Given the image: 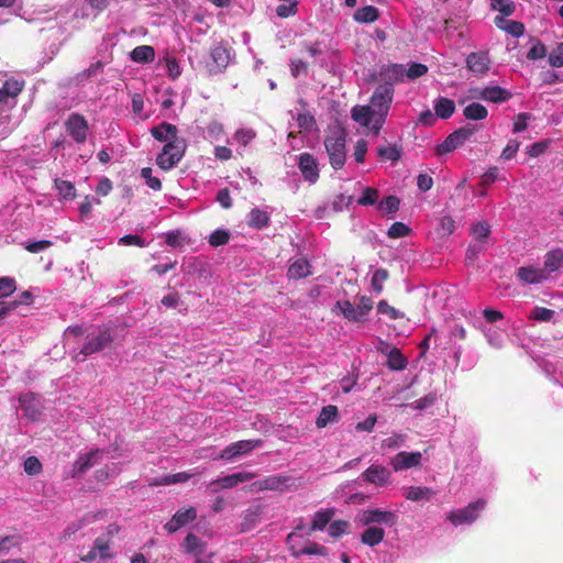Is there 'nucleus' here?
I'll use <instances>...</instances> for the list:
<instances>
[{
	"label": "nucleus",
	"mask_w": 563,
	"mask_h": 563,
	"mask_svg": "<svg viewBox=\"0 0 563 563\" xmlns=\"http://www.w3.org/2000/svg\"><path fill=\"white\" fill-rule=\"evenodd\" d=\"M269 222V214L262 209L253 208L249 213L247 224L250 228L261 230L268 227Z\"/></svg>",
	"instance_id": "26"
},
{
	"label": "nucleus",
	"mask_w": 563,
	"mask_h": 563,
	"mask_svg": "<svg viewBox=\"0 0 563 563\" xmlns=\"http://www.w3.org/2000/svg\"><path fill=\"white\" fill-rule=\"evenodd\" d=\"M485 499H477L476 501L470 503L462 509L450 511L446 519L455 527L461 525H471L478 518L479 512L485 508Z\"/></svg>",
	"instance_id": "5"
},
{
	"label": "nucleus",
	"mask_w": 563,
	"mask_h": 563,
	"mask_svg": "<svg viewBox=\"0 0 563 563\" xmlns=\"http://www.w3.org/2000/svg\"><path fill=\"white\" fill-rule=\"evenodd\" d=\"M102 451L99 449L91 450L86 454H80L73 464L71 477H81L95 463H97Z\"/></svg>",
	"instance_id": "17"
},
{
	"label": "nucleus",
	"mask_w": 563,
	"mask_h": 563,
	"mask_svg": "<svg viewBox=\"0 0 563 563\" xmlns=\"http://www.w3.org/2000/svg\"><path fill=\"white\" fill-rule=\"evenodd\" d=\"M282 4L276 7V14L282 19L294 16L298 12V0H280Z\"/></svg>",
	"instance_id": "39"
},
{
	"label": "nucleus",
	"mask_w": 563,
	"mask_h": 563,
	"mask_svg": "<svg viewBox=\"0 0 563 563\" xmlns=\"http://www.w3.org/2000/svg\"><path fill=\"white\" fill-rule=\"evenodd\" d=\"M400 200L396 196H388L383 199L377 208L386 213H395L399 209Z\"/></svg>",
	"instance_id": "52"
},
{
	"label": "nucleus",
	"mask_w": 563,
	"mask_h": 563,
	"mask_svg": "<svg viewBox=\"0 0 563 563\" xmlns=\"http://www.w3.org/2000/svg\"><path fill=\"white\" fill-rule=\"evenodd\" d=\"M16 289L15 279L12 277H0V299L12 295Z\"/></svg>",
	"instance_id": "57"
},
{
	"label": "nucleus",
	"mask_w": 563,
	"mask_h": 563,
	"mask_svg": "<svg viewBox=\"0 0 563 563\" xmlns=\"http://www.w3.org/2000/svg\"><path fill=\"white\" fill-rule=\"evenodd\" d=\"M379 192L374 187H366L363 189L362 195L357 199V203L361 206H373L377 202Z\"/></svg>",
	"instance_id": "46"
},
{
	"label": "nucleus",
	"mask_w": 563,
	"mask_h": 563,
	"mask_svg": "<svg viewBox=\"0 0 563 563\" xmlns=\"http://www.w3.org/2000/svg\"><path fill=\"white\" fill-rule=\"evenodd\" d=\"M517 278L523 284H541L549 278V274L543 269L534 266H522L516 272Z\"/></svg>",
	"instance_id": "20"
},
{
	"label": "nucleus",
	"mask_w": 563,
	"mask_h": 563,
	"mask_svg": "<svg viewBox=\"0 0 563 563\" xmlns=\"http://www.w3.org/2000/svg\"><path fill=\"white\" fill-rule=\"evenodd\" d=\"M295 479L287 475H271L252 484L255 490H277L295 487Z\"/></svg>",
	"instance_id": "11"
},
{
	"label": "nucleus",
	"mask_w": 563,
	"mask_h": 563,
	"mask_svg": "<svg viewBox=\"0 0 563 563\" xmlns=\"http://www.w3.org/2000/svg\"><path fill=\"white\" fill-rule=\"evenodd\" d=\"M265 506L262 504L246 508L241 515L240 532L245 533L254 529L263 518Z\"/></svg>",
	"instance_id": "14"
},
{
	"label": "nucleus",
	"mask_w": 563,
	"mask_h": 563,
	"mask_svg": "<svg viewBox=\"0 0 563 563\" xmlns=\"http://www.w3.org/2000/svg\"><path fill=\"white\" fill-rule=\"evenodd\" d=\"M471 98L500 103L511 98V92L500 86H487L485 88H473L470 90Z\"/></svg>",
	"instance_id": "8"
},
{
	"label": "nucleus",
	"mask_w": 563,
	"mask_h": 563,
	"mask_svg": "<svg viewBox=\"0 0 563 563\" xmlns=\"http://www.w3.org/2000/svg\"><path fill=\"white\" fill-rule=\"evenodd\" d=\"M495 25L505 31L506 33L512 35L514 37H520L525 33V25L519 21L507 20L506 16H495L494 19Z\"/></svg>",
	"instance_id": "23"
},
{
	"label": "nucleus",
	"mask_w": 563,
	"mask_h": 563,
	"mask_svg": "<svg viewBox=\"0 0 563 563\" xmlns=\"http://www.w3.org/2000/svg\"><path fill=\"white\" fill-rule=\"evenodd\" d=\"M2 88L4 89L8 98H15L22 92L24 84L23 81H19L16 79H8L4 81Z\"/></svg>",
	"instance_id": "53"
},
{
	"label": "nucleus",
	"mask_w": 563,
	"mask_h": 563,
	"mask_svg": "<svg viewBox=\"0 0 563 563\" xmlns=\"http://www.w3.org/2000/svg\"><path fill=\"white\" fill-rule=\"evenodd\" d=\"M490 8L494 11H499L501 13L500 16H509L515 10L516 5L511 0H490Z\"/></svg>",
	"instance_id": "43"
},
{
	"label": "nucleus",
	"mask_w": 563,
	"mask_h": 563,
	"mask_svg": "<svg viewBox=\"0 0 563 563\" xmlns=\"http://www.w3.org/2000/svg\"><path fill=\"white\" fill-rule=\"evenodd\" d=\"M151 135L158 142L165 144L174 143L177 141H186L184 137L178 136V129L175 124L162 122L151 129Z\"/></svg>",
	"instance_id": "15"
},
{
	"label": "nucleus",
	"mask_w": 563,
	"mask_h": 563,
	"mask_svg": "<svg viewBox=\"0 0 563 563\" xmlns=\"http://www.w3.org/2000/svg\"><path fill=\"white\" fill-rule=\"evenodd\" d=\"M308 62L302 58H292L290 60V73L292 77L298 78L300 76L306 77L308 75Z\"/></svg>",
	"instance_id": "50"
},
{
	"label": "nucleus",
	"mask_w": 563,
	"mask_h": 563,
	"mask_svg": "<svg viewBox=\"0 0 563 563\" xmlns=\"http://www.w3.org/2000/svg\"><path fill=\"white\" fill-rule=\"evenodd\" d=\"M408 361L399 349L394 347L387 355V366L393 371H402L407 367Z\"/></svg>",
	"instance_id": "37"
},
{
	"label": "nucleus",
	"mask_w": 563,
	"mask_h": 563,
	"mask_svg": "<svg viewBox=\"0 0 563 563\" xmlns=\"http://www.w3.org/2000/svg\"><path fill=\"white\" fill-rule=\"evenodd\" d=\"M548 62L552 67H563V42L550 52Z\"/></svg>",
	"instance_id": "59"
},
{
	"label": "nucleus",
	"mask_w": 563,
	"mask_h": 563,
	"mask_svg": "<svg viewBox=\"0 0 563 563\" xmlns=\"http://www.w3.org/2000/svg\"><path fill=\"white\" fill-rule=\"evenodd\" d=\"M379 16V10L374 5H364L354 12V21L364 24L374 23Z\"/></svg>",
	"instance_id": "25"
},
{
	"label": "nucleus",
	"mask_w": 563,
	"mask_h": 563,
	"mask_svg": "<svg viewBox=\"0 0 563 563\" xmlns=\"http://www.w3.org/2000/svg\"><path fill=\"white\" fill-rule=\"evenodd\" d=\"M135 63H151L155 58V49L150 45L136 46L130 54Z\"/></svg>",
	"instance_id": "31"
},
{
	"label": "nucleus",
	"mask_w": 563,
	"mask_h": 563,
	"mask_svg": "<svg viewBox=\"0 0 563 563\" xmlns=\"http://www.w3.org/2000/svg\"><path fill=\"white\" fill-rule=\"evenodd\" d=\"M390 472L383 465H371L364 473V481L377 486H382L388 482Z\"/></svg>",
	"instance_id": "22"
},
{
	"label": "nucleus",
	"mask_w": 563,
	"mask_h": 563,
	"mask_svg": "<svg viewBox=\"0 0 563 563\" xmlns=\"http://www.w3.org/2000/svg\"><path fill=\"white\" fill-rule=\"evenodd\" d=\"M98 553L101 559H108L111 558L110 554V539L107 537H98L92 547Z\"/></svg>",
	"instance_id": "54"
},
{
	"label": "nucleus",
	"mask_w": 563,
	"mask_h": 563,
	"mask_svg": "<svg viewBox=\"0 0 563 563\" xmlns=\"http://www.w3.org/2000/svg\"><path fill=\"white\" fill-rule=\"evenodd\" d=\"M377 155L384 161L397 162L401 157V148L396 144L380 146L377 148Z\"/></svg>",
	"instance_id": "42"
},
{
	"label": "nucleus",
	"mask_w": 563,
	"mask_h": 563,
	"mask_svg": "<svg viewBox=\"0 0 563 563\" xmlns=\"http://www.w3.org/2000/svg\"><path fill=\"white\" fill-rule=\"evenodd\" d=\"M254 473L239 472L224 477L214 479L209 483L207 489L211 493H217L220 489L233 488L241 483L249 482L254 478Z\"/></svg>",
	"instance_id": "10"
},
{
	"label": "nucleus",
	"mask_w": 563,
	"mask_h": 563,
	"mask_svg": "<svg viewBox=\"0 0 563 563\" xmlns=\"http://www.w3.org/2000/svg\"><path fill=\"white\" fill-rule=\"evenodd\" d=\"M471 233L478 242L483 243L490 234V225L486 221H481L472 228Z\"/></svg>",
	"instance_id": "49"
},
{
	"label": "nucleus",
	"mask_w": 563,
	"mask_h": 563,
	"mask_svg": "<svg viewBox=\"0 0 563 563\" xmlns=\"http://www.w3.org/2000/svg\"><path fill=\"white\" fill-rule=\"evenodd\" d=\"M338 413L339 412H338L336 406L328 405V406L323 407L316 420L317 427L324 428L329 423L334 422L338 418Z\"/></svg>",
	"instance_id": "36"
},
{
	"label": "nucleus",
	"mask_w": 563,
	"mask_h": 563,
	"mask_svg": "<svg viewBox=\"0 0 563 563\" xmlns=\"http://www.w3.org/2000/svg\"><path fill=\"white\" fill-rule=\"evenodd\" d=\"M385 537V531L380 527H368L362 534L361 541L369 547L379 544Z\"/></svg>",
	"instance_id": "30"
},
{
	"label": "nucleus",
	"mask_w": 563,
	"mask_h": 563,
	"mask_svg": "<svg viewBox=\"0 0 563 563\" xmlns=\"http://www.w3.org/2000/svg\"><path fill=\"white\" fill-rule=\"evenodd\" d=\"M141 176L145 179L146 185L153 190H161L162 183L159 178L152 175V168L144 167L141 169Z\"/></svg>",
	"instance_id": "62"
},
{
	"label": "nucleus",
	"mask_w": 563,
	"mask_h": 563,
	"mask_svg": "<svg viewBox=\"0 0 563 563\" xmlns=\"http://www.w3.org/2000/svg\"><path fill=\"white\" fill-rule=\"evenodd\" d=\"M377 311L380 314L387 316L391 320L405 318V313L402 311H399L395 307L390 306L386 300H380L377 303Z\"/></svg>",
	"instance_id": "44"
},
{
	"label": "nucleus",
	"mask_w": 563,
	"mask_h": 563,
	"mask_svg": "<svg viewBox=\"0 0 563 563\" xmlns=\"http://www.w3.org/2000/svg\"><path fill=\"white\" fill-rule=\"evenodd\" d=\"M554 310L548 309L545 307H534L529 316V319L541 321V322H550L554 318Z\"/></svg>",
	"instance_id": "47"
},
{
	"label": "nucleus",
	"mask_w": 563,
	"mask_h": 563,
	"mask_svg": "<svg viewBox=\"0 0 563 563\" xmlns=\"http://www.w3.org/2000/svg\"><path fill=\"white\" fill-rule=\"evenodd\" d=\"M427 73V65L421 63H412L407 70L405 69V76L409 79H417Z\"/></svg>",
	"instance_id": "61"
},
{
	"label": "nucleus",
	"mask_w": 563,
	"mask_h": 563,
	"mask_svg": "<svg viewBox=\"0 0 563 563\" xmlns=\"http://www.w3.org/2000/svg\"><path fill=\"white\" fill-rule=\"evenodd\" d=\"M183 547L186 552L201 553L205 548V542L194 533H188L184 540Z\"/></svg>",
	"instance_id": "41"
},
{
	"label": "nucleus",
	"mask_w": 563,
	"mask_h": 563,
	"mask_svg": "<svg viewBox=\"0 0 563 563\" xmlns=\"http://www.w3.org/2000/svg\"><path fill=\"white\" fill-rule=\"evenodd\" d=\"M191 477L190 474L186 472H180L172 475L164 476L161 481L156 482V485H172L177 483H185Z\"/></svg>",
	"instance_id": "58"
},
{
	"label": "nucleus",
	"mask_w": 563,
	"mask_h": 563,
	"mask_svg": "<svg viewBox=\"0 0 563 563\" xmlns=\"http://www.w3.org/2000/svg\"><path fill=\"white\" fill-rule=\"evenodd\" d=\"M298 167L306 180L316 183L319 179L318 163L311 154L302 153L299 156Z\"/></svg>",
	"instance_id": "21"
},
{
	"label": "nucleus",
	"mask_w": 563,
	"mask_h": 563,
	"mask_svg": "<svg viewBox=\"0 0 563 563\" xmlns=\"http://www.w3.org/2000/svg\"><path fill=\"white\" fill-rule=\"evenodd\" d=\"M263 441L261 439L256 440H241L228 445L224 450L221 451L219 459L225 461H232L238 456L245 455L253 451L256 448L262 445Z\"/></svg>",
	"instance_id": "9"
},
{
	"label": "nucleus",
	"mask_w": 563,
	"mask_h": 563,
	"mask_svg": "<svg viewBox=\"0 0 563 563\" xmlns=\"http://www.w3.org/2000/svg\"><path fill=\"white\" fill-rule=\"evenodd\" d=\"M114 341L113 332L108 327H100L97 332H92L87 336V342L82 345L80 354L89 356L111 349Z\"/></svg>",
	"instance_id": "3"
},
{
	"label": "nucleus",
	"mask_w": 563,
	"mask_h": 563,
	"mask_svg": "<svg viewBox=\"0 0 563 563\" xmlns=\"http://www.w3.org/2000/svg\"><path fill=\"white\" fill-rule=\"evenodd\" d=\"M230 240V233L227 230L218 229L213 231L209 236V244L211 246L225 245Z\"/></svg>",
	"instance_id": "55"
},
{
	"label": "nucleus",
	"mask_w": 563,
	"mask_h": 563,
	"mask_svg": "<svg viewBox=\"0 0 563 563\" xmlns=\"http://www.w3.org/2000/svg\"><path fill=\"white\" fill-rule=\"evenodd\" d=\"M476 129L470 125L455 130L449 134L441 144L437 146V154L443 155L462 146L467 140L471 139Z\"/></svg>",
	"instance_id": "6"
},
{
	"label": "nucleus",
	"mask_w": 563,
	"mask_h": 563,
	"mask_svg": "<svg viewBox=\"0 0 563 563\" xmlns=\"http://www.w3.org/2000/svg\"><path fill=\"white\" fill-rule=\"evenodd\" d=\"M255 137L256 132L252 129H240L233 135V140L243 147H246Z\"/></svg>",
	"instance_id": "51"
},
{
	"label": "nucleus",
	"mask_w": 563,
	"mask_h": 563,
	"mask_svg": "<svg viewBox=\"0 0 563 563\" xmlns=\"http://www.w3.org/2000/svg\"><path fill=\"white\" fill-rule=\"evenodd\" d=\"M391 103L393 90L389 87H377L368 104L354 106V122L377 136L386 122Z\"/></svg>",
	"instance_id": "1"
},
{
	"label": "nucleus",
	"mask_w": 563,
	"mask_h": 563,
	"mask_svg": "<svg viewBox=\"0 0 563 563\" xmlns=\"http://www.w3.org/2000/svg\"><path fill=\"white\" fill-rule=\"evenodd\" d=\"M374 302L371 297L362 296L360 302L354 307V322H363L373 309Z\"/></svg>",
	"instance_id": "34"
},
{
	"label": "nucleus",
	"mask_w": 563,
	"mask_h": 563,
	"mask_svg": "<svg viewBox=\"0 0 563 563\" xmlns=\"http://www.w3.org/2000/svg\"><path fill=\"white\" fill-rule=\"evenodd\" d=\"M187 148L186 141H177L176 144H165L162 152L156 157V164L163 170H169L175 167L184 157Z\"/></svg>",
	"instance_id": "4"
},
{
	"label": "nucleus",
	"mask_w": 563,
	"mask_h": 563,
	"mask_svg": "<svg viewBox=\"0 0 563 563\" xmlns=\"http://www.w3.org/2000/svg\"><path fill=\"white\" fill-rule=\"evenodd\" d=\"M19 401L21 405V409L23 411V416L32 421H36L41 411L37 408L35 397L33 394H25L19 397Z\"/></svg>",
	"instance_id": "24"
},
{
	"label": "nucleus",
	"mask_w": 563,
	"mask_h": 563,
	"mask_svg": "<svg viewBox=\"0 0 563 563\" xmlns=\"http://www.w3.org/2000/svg\"><path fill=\"white\" fill-rule=\"evenodd\" d=\"M119 244L126 245V246L134 245V246H139V247L146 246L144 239L137 234H126V235L122 236L119 240Z\"/></svg>",
	"instance_id": "63"
},
{
	"label": "nucleus",
	"mask_w": 563,
	"mask_h": 563,
	"mask_svg": "<svg viewBox=\"0 0 563 563\" xmlns=\"http://www.w3.org/2000/svg\"><path fill=\"white\" fill-rule=\"evenodd\" d=\"M210 56L216 65L217 70L219 71L224 69L229 64L230 53L222 45H218L211 48Z\"/></svg>",
	"instance_id": "33"
},
{
	"label": "nucleus",
	"mask_w": 563,
	"mask_h": 563,
	"mask_svg": "<svg viewBox=\"0 0 563 563\" xmlns=\"http://www.w3.org/2000/svg\"><path fill=\"white\" fill-rule=\"evenodd\" d=\"M309 262L305 258L295 261L288 268L289 278H305L310 275Z\"/></svg>",
	"instance_id": "38"
},
{
	"label": "nucleus",
	"mask_w": 563,
	"mask_h": 563,
	"mask_svg": "<svg viewBox=\"0 0 563 563\" xmlns=\"http://www.w3.org/2000/svg\"><path fill=\"white\" fill-rule=\"evenodd\" d=\"M345 130L339 123L329 126L324 146L330 158V164L334 169L341 168L345 163Z\"/></svg>",
	"instance_id": "2"
},
{
	"label": "nucleus",
	"mask_w": 563,
	"mask_h": 563,
	"mask_svg": "<svg viewBox=\"0 0 563 563\" xmlns=\"http://www.w3.org/2000/svg\"><path fill=\"white\" fill-rule=\"evenodd\" d=\"M290 550H291L292 555H295V556L327 555V553H328V550L325 547H323L319 543H316V542H310L309 544H307L306 547H303L302 549H300L298 551H296L294 548H291Z\"/></svg>",
	"instance_id": "40"
},
{
	"label": "nucleus",
	"mask_w": 563,
	"mask_h": 563,
	"mask_svg": "<svg viewBox=\"0 0 563 563\" xmlns=\"http://www.w3.org/2000/svg\"><path fill=\"white\" fill-rule=\"evenodd\" d=\"M388 272L384 268L375 271L372 276L371 285L376 294H380L384 289V283L388 279Z\"/></svg>",
	"instance_id": "48"
},
{
	"label": "nucleus",
	"mask_w": 563,
	"mask_h": 563,
	"mask_svg": "<svg viewBox=\"0 0 563 563\" xmlns=\"http://www.w3.org/2000/svg\"><path fill=\"white\" fill-rule=\"evenodd\" d=\"M360 521L365 526L383 523L388 527H393L397 523V515L391 511L380 509H368L362 511L360 515Z\"/></svg>",
	"instance_id": "12"
},
{
	"label": "nucleus",
	"mask_w": 563,
	"mask_h": 563,
	"mask_svg": "<svg viewBox=\"0 0 563 563\" xmlns=\"http://www.w3.org/2000/svg\"><path fill=\"white\" fill-rule=\"evenodd\" d=\"M24 472L30 476L38 475L42 472V463L36 456H30L24 461Z\"/></svg>",
	"instance_id": "60"
},
{
	"label": "nucleus",
	"mask_w": 563,
	"mask_h": 563,
	"mask_svg": "<svg viewBox=\"0 0 563 563\" xmlns=\"http://www.w3.org/2000/svg\"><path fill=\"white\" fill-rule=\"evenodd\" d=\"M410 233V229L408 225H406L405 223L402 222H394L388 231H387V235L390 238V239H399V238H405L407 236L408 234Z\"/></svg>",
	"instance_id": "56"
},
{
	"label": "nucleus",
	"mask_w": 563,
	"mask_h": 563,
	"mask_svg": "<svg viewBox=\"0 0 563 563\" xmlns=\"http://www.w3.org/2000/svg\"><path fill=\"white\" fill-rule=\"evenodd\" d=\"M197 518V510L195 507L180 508L178 509L172 519L165 523L164 529L168 533H175L180 528L185 527L189 522H192Z\"/></svg>",
	"instance_id": "13"
},
{
	"label": "nucleus",
	"mask_w": 563,
	"mask_h": 563,
	"mask_svg": "<svg viewBox=\"0 0 563 563\" xmlns=\"http://www.w3.org/2000/svg\"><path fill=\"white\" fill-rule=\"evenodd\" d=\"M463 115L471 121H481L487 118L488 110L482 103L472 102L463 109Z\"/></svg>",
	"instance_id": "29"
},
{
	"label": "nucleus",
	"mask_w": 563,
	"mask_h": 563,
	"mask_svg": "<svg viewBox=\"0 0 563 563\" xmlns=\"http://www.w3.org/2000/svg\"><path fill=\"white\" fill-rule=\"evenodd\" d=\"M405 67L401 64H390L379 71V80L383 81L378 87H389L395 92L394 84L404 81Z\"/></svg>",
	"instance_id": "16"
},
{
	"label": "nucleus",
	"mask_w": 563,
	"mask_h": 563,
	"mask_svg": "<svg viewBox=\"0 0 563 563\" xmlns=\"http://www.w3.org/2000/svg\"><path fill=\"white\" fill-rule=\"evenodd\" d=\"M67 133L77 143H85L88 135V121L79 113H71L65 121Z\"/></svg>",
	"instance_id": "7"
},
{
	"label": "nucleus",
	"mask_w": 563,
	"mask_h": 563,
	"mask_svg": "<svg viewBox=\"0 0 563 563\" xmlns=\"http://www.w3.org/2000/svg\"><path fill=\"white\" fill-rule=\"evenodd\" d=\"M334 516L333 509H321L314 514V517L311 521L309 534L312 531L323 530L328 525H330L332 518Z\"/></svg>",
	"instance_id": "27"
},
{
	"label": "nucleus",
	"mask_w": 563,
	"mask_h": 563,
	"mask_svg": "<svg viewBox=\"0 0 563 563\" xmlns=\"http://www.w3.org/2000/svg\"><path fill=\"white\" fill-rule=\"evenodd\" d=\"M466 67L476 75H485L490 67V59L486 52H473L466 57Z\"/></svg>",
	"instance_id": "19"
},
{
	"label": "nucleus",
	"mask_w": 563,
	"mask_h": 563,
	"mask_svg": "<svg viewBox=\"0 0 563 563\" xmlns=\"http://www.w3.org/2000/svg\"><path fill=\"white\" fill-rule=\"evenodd\" d=\"M530 119V114L527 112L519 113L515 117L512 132L519 133L527 129L528 120Z\"/></svg>",
	"instance_id": "64"
},
{
	"label": "nucleus",
	"mask_w": 563,
	"mask_h": 563,
	"mask_svg": "<svg viewBox=\"0 0 563 563\" xmlns=\"http://www.w3.org/2000/svg\"><path fill=\"white\" fill-rule=\"evenodd\" d=\"M563 265V251L561 249L552 250L545 254L543 269L550 275Z\"/></svg>",
	"instance_id": "28"
},
{
	"label": "nucleus",
	"mask_w": 563,
	"mask_h": 563,
	"mask_svg": "<svg viewBox=\"0 0 563 563\" xmlns=\"http://www.w3.org/2000/svg\"><path fill=\"white\" fill-rule=\"evenodd\" d=\"M454 111V101L449 98H439L434 104V112L441 119L451 118Z\"/></svg>",
	"instance_id": "35"
},
{
	"label": "nucleus",
	"mask_w": 563,
	"mask_h": 563,
	"mask_svg": "<svg viewBox=\"0 0 563 563\" xmlns=\"http://www.w3.org/2000/svg\"><path fill=\"white\" fill-rule=\"evenodd\" d=\"M421 460L422 454L420 452L401 451L391 460V466L396 472H399L419 466L421 464Z\"/></svg>",
	"instance_id": "18"
},
{
	"label": "nucleus",
	"mask_w": 563,
	"mask_h": 563,
	"mask_svg": "<svg viewBox=\"0 0 563 563\" xmlns=\"http://www.w3.org/2000/svg\"><path fill=\"white\" fill-rule=\"evenodd\" d=\"M434 496V492L430 487L410 486L407 489L406 498L411 501L430 500Z\"/></svg>",
	"instance_id": "32"
},
{
	"label": "nucleus",
	"mask_w": 563,
	"mask_h": 563,
	"mask_svg": "<svg viewBox=\"0 0 563 563\" xmlns=\"http://www.w3.org/2000/svg\"><path fill=\"white\" fill-rule=\"evenodd\" d=\"M55 187L64 199H74L76 197L75 186L68 180L55 179Z\"/></svg>",
	"instance_id": "45"
}]
</instances>
